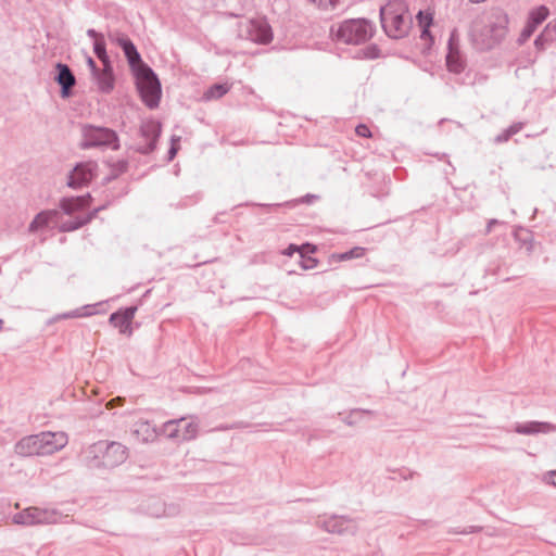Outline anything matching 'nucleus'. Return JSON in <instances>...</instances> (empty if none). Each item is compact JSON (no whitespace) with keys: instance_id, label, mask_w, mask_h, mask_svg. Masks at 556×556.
Returning <instances> with one entry per match:
<instances>
[{"instance_id":"bb28decb","label":"nucleus","mask_w":556,"mask_h":556,"mask_svg":"<svg viewBox=\"0 0 556 556\" xmlns=\"http://www.w3.org/2000/svg\"><path fill=\"white\" fill-rule=\"evenodd\" d=\"M302 249L307 250L311 253H315L316 252V247L314 244L305 243V244H302V245L299 247L296 244L291 243L283 251V254L287 255V256H292L294 253H299V255H300L301 252H302Z\"/></svg>"},{"instance_id":"4be33fe9","label":"nucleus","mask_w":556,"mask_h":556,"mask_svg":"<svg viewBox=\"0 0 556 556\" xmlns=\"http://www.w3.org/2000/svg\"><path fill=\"white\" fill-rule=\"evenodd\" d=\"M29 519H33V525L53 523L56 521V514L37 507H29Z\"/></svg>"},{"instance_id":"f8f14e48","label":"nucleus","mask_w":556,"mask_h":556,"mask_svg":"<svg viewBox=\"0 0 556 556\" xmlns=\"http://www.w3.org/2000/svg\"><path fill=\"white\" fill-rule=\"evenodd\" d=\"M54 80L60 85L61 97L67 99L72 96V89L76 85V77L70 66L64 63L55 64Z\"/></svg>"},{"instance_id":"49530a36","label":"nucleus","mask_w":556,"mask_h":556,"mask_svg":"<svg viewBox=\"0 0 556 556\" xmlns=\"http://www.w3.org/2000/svg\"><path fill=\"white\" fill-rule=\"evenodd\" d=\"M500 224V220L497 219H490L488 225H486V229H485V233H490L492 231V228L494 227V225H497Z\"/></svg>"},{"instance_id":"8fccbe9b","label":"nucleus","mask_w":556,"mask_h":556,"mask_svg":"<svg viewBox=\"0 0 556 556\" xmlns=\"http://www.w3.org/2000/svg\"><path fill=\"white\" fill-rule=\"evenodd\" d=\"M377 52H378V49H377V47L374 46L372 48L369 49V53L367 54V56L371 58V59L376 58L377 56Z\"/></svg>"},{"instance_id":"3c124183","label":"nucleus","mask_w":556,"mask_h":556,"mask_svg":"<svg viewBox=\"0 0 556 556\" xmlns=\"http://www.w3.org/2000/svg\"><path fill=\"white\" fill-rule=\"evenodd\" d=\"M551 483L556 486V470L551 471L549 473Z\"/></svg>"},{"instance_id":"9b49d317","label":"nucleus","mask_w":556,"mask_h":556,"mask_svg":"<svg viewBox=\"0 0 556 556\" xmlns=\"http://www.w3.org/2000/svg\"><path fill=\"white\" fill-rule=\"evenodd\" d=\"M110 39L123 50L131 71H135L141 65L146 64L142 61L141 55L138 52L136 46L128 36L116 33L114 35H110Z\"/></svg>"},{"instance_id":"ddd939ff","label":"nucleus","mask_w":556,"mask_h":556,"mask_svg":"<svg viewBox=\"0 0 556 556\" xmlns=\"http://www.w3.org/2000/svg\"><path fill=\"white\" fill-rule=\"evenodd\" d=\"M94 167L91 162L77 164L68 175L67 186L77 189L88 185L93 178Z\"/></svg>"},{"instance_id":"864d4df0","label":"nucleus","mask_w":556,"mask_h":556,"mask_svg":"<svg viewBox=\"0 0 556 556\" xmlns=\"http://www.w3.org/2000/svg\"><path fill=\"white\" fill-rule=\"evenodd\" d=\"M2 327H3V320L0 319V330L2 329Z\"/></svg>"},{"instance_id":"4c0bfd02","label":"nucleus","mask_w":556,"mask_h":556,"mask_svg":"<svg viewBox=\"0 0 556 556\" xmlns=\"http://www.w3.org/2000/svg\"><path fill=\"white\" fill-rule=\"evenodd\" d=\"M548 42H552L551 40H547L545 39V37H543V33H541L534 40V45L536 47L538 50H544L545 49V46L546 43Z\"/></svg>"},{"instance_id":"c03bdc74","label":"nucleus","mask_w":556,"mask_h":556,"mask_svg":"<svg viewBox=\"0 0 556 556\" xmlns=\"http://www.w3.org/2000/svg\"><path fill=\"white\" fill-rule=\"evenodd\" d=\"M87 36L91 39H93V41L96 40V38H100V37H103V35L101 33H98L96 29L93 28H89L87 30Z\"/></svg>"},{"instance_id":"5701e85b","label":"nucleus","mask_w":556,"mask_h":556,"mask_svg":"<svg viewBox=\"0 0 556 556\" xmlns=\"http://www.w3.org/2000/svg\"><path fill=\"white\" fill-rule=\"evenodd\" d=\"M548 14V9L545 5H540L530 11L527 22L536 29L547 18Z\"/></svg>"},{"instance_id":"c85d7f7f","label":"nucleus","mask_w":556,"mask_h":556,"mask_svg":"<svg viewBox=\"0 0 556 556\" xmlns=\"http://www.w3.org/2000/svg\"><path fill=\"white\" fill-rule=\"evenodd\" d=\"M364 414H372L371 410H366V409H353L350 412V414L348 416H345L343 418V421L348 425V426H354L358 422V420L361 419V417L364 415Z\"/></svg>"},{"instance_id":"1a4fd4ad","label":"nucleus","mask_w":556,"mask_h":556,"mask_svg":"<svg viewBox=\"0 0 556 556\" xmlns=\"http://www.w3.org/2000/svg\"><path fill=\"white\" fill-rule=\"evenodd\" d=\"M163 432L169 439L189 441L195 438L198 425L193 421H188L186 418L174 419L164 424Z\"/></svg>"},{"instance_id":"cd10ccee","label":"nucleus","mask_w":556,"mask_h":556,"mask_svg":"<svg viewBox=\"0 0 556 556\" xmlns=\"http://www.w3.org/2000/svg\"><path fill=\"white\" fill-rule=\"evenodd\" d=\"M307 253H309L307 250L302 249L300 254V266L305 270L313 269L318 264V260L312 256H306Z\"/></svg>"},{"instance_id":"72a5a7b5","label":"nucleus","mask_w":556,"mask_h":556,"mask_svg":"<svg viewBox=\"0 0 556 556\" xmlns=\"http://www.w3.org/2000/svg\"><path fill=\"white\" fill-rule=\"evenodd\" d=\"M542 33H543V37H545V39L551 40L552 42L554 40H556V22L548 23Z\"/></svg>"},{"instance_id":"a19ab883","label":"nucleus","mask_w":556,"mask_h":556,"mask_svg":"<svg viewBox=\"0 0 556 556\" xmlns=\"http://www.w3.org/2000/svg\"><path fill=\"white\" fill-rule=\"evenodd\" d=\"M522 127H523L522 123H515V124L510 125L508 128H506V130L513 137L514 135L518 134L522 129Z\"/></svg>"},{"instance_id":"6ab92c4d","label":"nucleus","mask_w":556,"mask_h":556,"mask_svg":"<svg viewBox=\"0 0 556 556\" xmlns=\"http://www.w3.org/2000/svg\"><path fill=\"white\" fill-rule=\"evenodd\" d=\"M59 216V211L56 210H48L38 213L34 219L30 222L28 226L29 232H36L41 228H45L50 225V223L54 222Z\"/></svg>"},{"instance_id":"6e6552de","label":"nucleus","mask_w":556,"mask_h":556,"mask_svg":"<svg viewBox=\"0 0 556 556\" xmlns=\"http://www.w3.org/2000/svg\"><path fill=\"white\" fill-rule=\"evenodd\" d=\"M236 36L257 45H268L274 38L271 26L265 17L239 21L236 24Z\"/></svg>"},{"instance_id":"b1692460","label":"nucleus","mask_w":556,"mask_h":556,"mask_svg":"<svg viewBox=\"0 0 556 556\" xmlns=\"http://www.w3.org/2000/svg\"><path fill=\"white\" fill-rule=\"evenodd\" d=\"M366 249L363 247H354L351 250L343 253L332 254V258L339 262L350 261L353 258H361L365 255Z\"/></svg>"},{"instance_id":"f704fd0d","label":"nucleus","mask_w":556,"mask_h":556,"mask_svg":"<svg viewBox=\"0 0 556 556\" xmlns=\"http://www.w3.org/2000/svg\"><path fill=\"white\" fill-rule=\"evenodd\" d=\"M481 530H482V527H480V526H469V527H465L463 529H459V528L451 529L450 533L470 534V533L480 532Z\"/></svg>"},{"instance_id":"a18cd8bd","label":"nucleus","mask_w":556,"mask_h":556,"mask_svg":"<svg viewBox=\"0 0 556 556\" xmlns=\"http://www.w3.org/2000/svg\"><path fill=\"white\" fill-rule=\"evenodd\" d=\"M315 199H317L316 195H314V194H306L305 197L301 198L299 200V202L311 204L313 202V200H315Z\"/></svg>"},{"instance_id":"a211bd4d","label":"nucleus","mask_w":556,"mask_h":556,"mask_svg":"<svg viewBox=\"0 0 556 556\" xmlns=\"http://www.w3.org/2000/svg\"><path fill=\"white\" fill-rule=\"evenodd\" d=\"M141 134L147 140L144 144H138L136 151L141 154H150L156 148V141L160 137V129L155 126H146L141 128Z\"/></svg>"},{"instance_id":"f3484780","label":"nucleus","mask_w":556,"mask_h":556,"mask_svg":"<svg viewBox=\"0 0 556 556\" xmlns=\"http://www.w3.org/2000/svg\"><path fill=\"white\" fill-rule=\"evenodd\" d=\"M97 81L98 88L103 93H110L114 88V75L111 63L103 64V70L92 75Z\"/></svg>"},{"instance_id":"423d86ee","label":"nucleus","mask_w":556,"mask_h":556,"mask_svg":"<svg viewBox=\"0 0 556 556\" xmlns=\"http://www.w3.org/2000/svg\"><path fill=\"white\" fill-rule=\"evenodd\" d=\"M331 33L338 41L346 45H359L372 37L374 26L366 18L348 20L342 22L337 30L331 28Z\"/></svg>"},{"instance_id":"e433bc0d","label":"nucleus","mask_w":556,"mask_h":556,"mask_svg":"<svg viewBox=\"0 0 556 556\" xmlns=\"http://www.w3.org/2000/svg\"><path fill=\"white\" fill-rule=\"evenodd\" d=\"M355 131L359 137L368 138L371 136L369 128L364 124L357 125Z\"/></svg>"},{"instance_id":"79ce46f5","label":"nucleus","mask_w":556,"mask_h":556,"mask_svg":"<svg viewBox=\"0 0 556 556\" xmlns=\"http://www.w3.org/2000/svg\"><path fill=\"white\" fill-rule=\"evenodd\" d=\"M80 309V317H88L94 314L92 305H85Z\"/></svg>"},{"instance_id":"20e7f679","label":"nucleus","mask_w":556,"mask_h":556,"mask_svg":"<svg viewBox=\"0 0 556 556\" xmlns=\"http://www.w3.org/2000/svg\"><path fill=\"white\" fill-rule=\"evenodd\" d=\"M136 77L137 89L141 100L149 109H155L160 104L162 89L161 83L154 71L148 65H141L132 71Z\"/></svg>"},{"instance_id":"7ed1b4c3","label":"nucleus","mask_w":556,"mask_h":556,"mask_svg":"<svg viewBox=\"0 0 556 556\" xmlns=\"http://www.w3.org/2000/svg\"><path fill=\"white\" fill-rule=\"evenodd\" d=\"M380 22L384 33L391 38H403L410 27L407 4L403 0L389 1L380 8Z\"/></svg>"},{"instance_id":"a878e982","label":"nucleus","mask_w":556,"mask_h":556,"mask_svg":"<svg viewBox=\"0 0 556 556\" xmlns=\"http://www.w3.org/2000/svg\"><path fill=\"white\" fill-rule=\"evenodd\" d=\"M93 52L97 55V58L102 62V64L111 63L109 55L106 53L104 36L100 37L99 39L96 38V40L93 41Z\"/></svg>"},{"instance_id":"39448f33","label":"nucleus","mask_w":556,"mask_h":556,"mask_svg":"<svg viewBox=\"0 0 556 556\" xmlns=\"http://www.w3.org/2000/svg\"><path fill=\"white\" fill-rule=\"evenodd\" d=\"M508 16L502 9L492 10L480 31L481 49L490 50L497 46L507 35Z\"/></svg>"},{"instance_id":"f03ea898","label":"nucleus","mask_w":556,"mask_h":556,"mask_svg":"<svg viewBox=\"0 0 556 556\" xmlns=\"http://www.w3.org/2000/svg\"><path fill=\"white\" fill-rule=\"evenodd\" d=\"M67 444L64 432H40L27 435L15 444V453L21 456L50 455Z\"/></svg>"},{"instance_id":"ea45409f","label":"nucleus","mask_w":556,"mask_h":556,"mask_svg":"<svg viewBox=\"0 0 556 556\" xmlns=\"http://www.w3.org/2000/svg\"><path fill=\"white\" fill-rule=\"evenodd\" d=\"M510 134L505 129L503 132H501L500 135H497L494 139V141L496 143H503V142H506L510 139Z\"/></svg>"},{"instance_id":"473e14b6","label":"nucleus","mask_w":556,"mask_h":556,"mask_svg":"<svg viewBox=\"0 0 556 556\" xmlns=\"http://www.w3.org/2000/svg\"><path fill=\"white\" fill-rule=\"evenodd\" d=\"M534 31H535V27H533L531 24H529L527 22L526 26L523 27V29L520 33V36L518 39L519 43L520 45L525 43L533 35Z\"/></svg>"},{"instance_id":"2f4dec72","label":"nucleus","mask_w":556,"mask_h":556,"mask_svg":"<svg viewBox=\"0 0 556 556\" xmlns=\"http://www.w3.org/2000/svg\"><path fill=\"white\" fill-rule=\"evenodd\" d=\"M228 88L225 85L216 84L210 88L207 96L212 98H220L226 94Z\"/></svg>"},{"instance_id":"7c9ffc66","label":"nucleus","mask_w":556,"mask_h":556,"mask_svg":"<svg viewBox=\"0 0 556 556\" xmlns=\"http://www.w3.org/2000/svg\"><path fill=\"white\" fill-rule=\"evenodd\" d=\"M318 8L325 11L334 10L341 3V0H312Z\"/></svg>"},{"instance_id":"393cba45","label":"nucleus","mask_w":556,"mask_h":556,"mask_svg":"<svg viewBox=\"0 0 556 556\" xmlns=\"http://www.w3.org/2000/svg\"><path fill=\"white\" fill-rule=\"evenodd\" d=\"M111 173L109 176L104 178V182H110L116 179L122 174L126 173L128 169V162L126 160H118L111 165Z\"/></svg>"},{"instance_id":"f257e3e1","label":"nucleus","mask_w":556,"mask_h":556,"mask_svg":"<svg viewBox=\"0 0 556 556\" xmlns=\"http://www.w3.org/2000/svg\"><path fill=\"white\" fill-rule=\"evenodd\" d=\"M127 447L119 442L99 441L85 452L84 462L90 469H112L127 459Z\"/></svg>"},{"instance_id":"aec40b11","label":"nucleus","mask_w":556,"mask_h":556,"mask_svg":"<svg viewBox=\"0 0 556 556\" xmlns=\"http://www.w3.org/2000/svg\"><path fill=\"white\" fill-rule=\"evenodd\" d=\"M90 199V194L86 197L63 198L60 202V207L65 214L71 215L78 210L87 207Z\"/></svg>"},{"instance_id":"dca6fc26","label":"nucleus","mask_w":556,"mask_h":556,"mask_svg":"<svg viewBox=\"0 0 556 556\" xmlns=\"http://www.w3.org/2000/svg\"><path fill=\"white\" fill-rule=\"evenodd\" d=\"M446 66L450 72L459 74L465 70V62L458 50L454 34L451 35L447 43Z\"/></svg>"},{"instance_id":"c9c22d12","label":"nucleus","mask_w":556,"mask_h":556,"mask_svg":"<svg viewBox=\"0 0 556 556\" xmlns=\"http://www.w3.org/2000/svg\"><path fill=\"white\" fill-rule=\"evenodd\" d=\"M418 23L420 27L430 28L432 24V15L429 13H424L422 11H419L417 14Z\"/></svg>"},{"instance_id":"09e8293b","label":"nucleus","mask_w":556,"mask_h":556,"mask_svg":"<svg viewBox=\"0 0 556 556\" xmlns=\"http://www.w3.org/2000/svg\"><path fill=\"white\" fill-rule=\"evenodd\" d=\"M176 153H177V148L174 144H172V147L168 150V159L173 160L174 156L176 155Z\"/></svg>"},{"instance_id":"c756f323","label":"nucleus","mask_w":556,"mask_h":556,"mask_svg":"<svg viewBox=\"0 0 556 556\" xmlns=\"http://www.w3.org/2000/svg\"><path fill=\"white\" fill-rule=\"evenodd\" d=\"M13 521L16 525L33 526V519H29V507L15 514Z\"/></svg>"},{"instance_id":"9d476101","label":"nucleus","mask_w":556,"mask_h":556,"mask_svg":"<svg viewBox=\"0 0 556 556\" xmlns=\"http://www.w3.org/2000/svg\"><path fill=\"white\" fill-rule=\"evenodd\" d=\"M317 525L325 531L336 534H355L357 531L355 520L346 516L332 515L325 519H318Z\"/></svg>"},{"instance_id":"4468645a","label":"nucleus","mask_w":556,"mask_h":556,"mask_svg":"<svg viewBox=\"0 0 556 556\" xmlns=\"http://www.w3.org/2000/svg\"><path fill=\"white\" fill-rule=\"evenodd\" d=\"M514 431L518 434L523 435H535V434H546L551 432H556V425L547 422V421H527V422H518L515 425Z\"/></svg>"},{"instance_id":"de8ad7c7","label":"nucleus","mask_w":556,"mask_h":556,"mask_svg":"<svg viewBox=\"0 0 556 556\" xmlns=\"http://www.w3.org/2000/svg\"><path fill=\"white\" fill-rule=\"evenodd\" d=\"M420 37H421L422 39H426V38H430V39H432L431 34H430V28L421 27V34H420Z\"/></svg>"},{"instance_id":"0eeeda50","label":"nucleus","mask_w":556,"mask_h":556,"mask_svg":"<svg viewBox=\"0 0 556 556\" xmlns=\"http://www.w3.org/2000/svg\"><path fill=\"white\" fill-rule=\"evenodd\" d=\"M81 136L83 141L80 142V148L85 150L91 148H108L116 151L121 148L117 132L108 127L85 124L81 126Z\"/></svg>"},{"instance_id":"58836bf2","label":"nucleus","mask_w":556,"mask_h":556,"mask_svg":"<svg viewBox=\"0 0 556 556\" xmlns=\"http://www.w3.org/2000/svg\"><path fill=\"white\" fill-rule=\"evenodd\" d=\"M80 317V309L76 308L74 311L64 313L59 316L61 319H67V318H79Z\"/></svg>"},{"instance_id":"412c9836","label":"nucleus","mask_w":556,"mask_h":556,"mask_svg":"<svg viewBox=\"0 0 556 556\" xmlns=\"http://www.w3.org/2000/svg\"><path fill=\"white\" fill-rule=\"evenodd\" d=\"M102 208L103 207L94 208L87 217H84V218L76 217L74 219H70V220L62 223L60 225V231L70 232V231L79 229L80 227H83L84 225L89 223L97 215V213L100 212Z\"/></svg>"},{"instance_id":"2eb2a0df","label":"nucleus","mask_w":556,"mask_h":556,"mask_svg":"<svg viewBox=\"0 0 556 556\" xmlns=\"http://www.w3.org/2000/svg\"><path fill=\"white\" fill-rule=\"evenodd\" d=\"M136 312L137 306H128L125 308H121L112 313L109 320L114 327L119 328L121 333L130 334V324L135 317Z\"/></svg>"},{"instance_id":"37998d69","label":"nucleus","mask_w":556,"mask_h":556,"mask_svg":"<svg viewBox=\"0 0 556 556\" xmlns=\"http://www.w3.org/2000/svg\"><path fill=\"white\" fill-rule=\"evenodd\" d=\"M87 64H88L90 71H91L92 75L99 73L100 68L97 66L94 60L91 56L87 58Z\"/></svg>"},{"instance_id":"603ef678","label":"nucleus","mask_w":556,"mask_h":556,"mask_svg":"<svg viewBox=\"0 0 556 556\" xmlns=\"http://www.w3.org/2000/svg\"><path fill=\"white\" fill-rule=\"evenodd\" d=\"M148 429H149V424L144 422V424L140 425L139 429H136V432L139 433L140 431H148Z\"/></svg>"}]
</instances>
